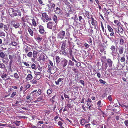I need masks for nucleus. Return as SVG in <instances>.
I'll return each mask as SVG.
<instances>
[{
	"mask_svg": "<svg viewBox=\"0 0 128 128\" xmlns=\"http://www.w3.org/2000/svg\"><path fill=\"white\" fill-rule=\"evenodd\" d=\"M65 34V31L63 30H61L60 32L57 35V38L62 40L64 38Z\"/></svg>",
	"mask_w": 128,
	"mask_h": 128,
	"instance_id": "nucleus-1",
	"label": "nucleus"
},
{
	"mask_svg": "<svg viewBox=\"0 0 128 128\" xmlns=\"http://www.w3.org/2000/svg\"><path fill=\"white\" fill-rule=\"evenodd\" d=\"M118 56H120V54H122L124 51V48L122 46H119L118 48Z\"/></svg>",
	"mask_w": 128,
	"mask_h": 128,
	"instance_id": "nucleus-2",
	"label": "nucleus"
},
{
	"mask_svg": "<svg viewBox=\"0 0 128 128\" xmlns=\"http://www.w3.org/2000/svg\"><path fill=\"white\" fill-rule=\"evenodd\" d=\"M9 13L10 15L12 16H16L17 14L16 11H15L12 8L10 9L9 10Z\"/></svg>",
	"mask_w": 128,
	"mask_h": 128,
	"instance_id": "nucleus-3",
	"label": "nucleus"
},
{
	"mask_svg": "<svg viewBox=\"0 0 128 128\" xmlns=\"http://www.w3.org/2000/svg\"><path fill=\"white\" fill-rule=\"evenodd\" d=\"M42 16L43 18H45L46 20H50L51 19V18H48V16L47 14L46 13V12L43 13L42 14Z\"/></svg>",
	"mask_w": 128,
	"mask_h": 128,
	"instance_id": "nucleus-4",
	"label": "nucleus"
},
{
	"mask_svg": "<svg viewBox=\"0 0 128 128\" xmlns=\"http://www.w3.org/2000/svg\"><path fill=\"white\" fill-rule=\"evenodd\" d=\"M39 31L41 34H43L44 31L43 27L42 25H40L39 26Z\"/></svg>",
	"mask_w": 128,
	"mask_h": 128,
	"instance_id": "nucleus-5",
	"label": "nucleus"
},
{
	"mask_svg": "<svg viewBox=\"0 0 128 128\" xmlns=\"http://www.w3.org/2000/svg\"><path fill=\"white\" fill-rule=\"evenodd\" d=\"M68 62V60L65 58H64L63 60H62V63L63 65V67H64L67 65Z\"/></svg>",
	"mask_w": 128,
	"mask_h": 128,
	"instance_id": "nucleus-6",
	"label": "nucleus"
},
{
	"mask_svg": "<svg viewBox=\"0 0 128 128\" xmlns=\"http://www.w3.org/2000/svg\"><path fill=\"white\" fill-rule=\"evenodd\" d=\"M54 11L56 14H60L61 13V10L58 7H57L56 8V10H54Z\"/></svg>",
	"mask_w": 128,
	"mask_h": 128,
	"instance_id": "nucleus-7",
	"label": "nucleus"
},
{
	"mask_svg": "<svg viewBox=\"0 0 128 128\" xmlns=\"http://www.w3.org/2000/svg\"><path fill=\"white\" fill-rule=\"evenodd\" d=\"M107 64L110 67H111L112 66V61L111 59H108L107 61Z\"/></svg>",
	"mask_w": 128,
	"mask_h": 128,
	"instance_id": "nucleus-8",
	"label": "nucleus"
},
{
	"mask_svg": "<svg viewBox=\"0 0 128 128\" xmlns=\"http://www.w3.org/2000/svg\"><path fill=\"white\" fill-rule=\"evenodd\" d=\"M43 36L38 35L36 37V40L38 42H40L43 39Z\"/></svg>",
	"mask_w": 128,
	"mask_h": 128,
	"instance_id": "nucleus-9",
	"label": "nucleus"
},
{
	"mask_svg": "<svg viewBox=\"0 0 128 128\" xmlns=\"http://www.w3.org/2000/svg\"><path fill=\"white\" fill-rule=\"evenodd\" d=\"M2 62L6 64L8 63L9 60L7 57L4 58L2 59Z\"/></svg>",
	"mask_w": 128,
	"mask_h": 128,
	"instance_id": "nucleus-10",
	"label": "nucleus"
},
{
	"mask_svg": "<svg viewBox=\"0 0 128 128\" xmlns=\"http://www.w3.org/2000/svg\"><path fill=\"white\" fill-rule=\"evenodd\" d=\"M50 42L52 43L56 41V38L53 36H51L50 37Z\"/></svg>",
	"mask_w": 128,
	"mask_h": 128,
	"instance_id": "nucleus-11",
	"label": "nucleus"
},
{
	"mask_svg": "<svg viewBox=\"0 0 128 128\" xmlns=\"http://www.w3.org/2000/svg\"><path fill=\"white\" fill-rule=\"evenodd\" d=\"M91 19L92 20V22L91 23L92 25H93L94 26H95L97 24V22L96 21L94 20V19L92 17L91 18Z\"/></svg>",
	"mask_w": 128,
	"mask_h": 128,
	"instance_id": "nucleus-12",
	"label": "nucleus"
},
{
	"mask_svg": "<svg viewBox=\"0 0 128 128\" xmlns=\"http://www.w3.org/2000/svg\"><path fill=\"white\" fill-rule=\"evenodd\" d=\"M32 74H28L26 78V79L28 80H32Z\"/></svg>",
	"mask_w": 128,
	"mask_h": 128,
	"instance_id": "nucleus-13",
	"label": "nucleus"
},
{
	"mask_svg": "<svg viewBox=\"0 0 128 128\" xmlns=\"http://www.w3.org/2000/svg\"><path fill=\"white\" fill-rule=\"evenodd\" d=\"M23 49L25 50L26 53L28 52L29 48L28 46H25L23 47Z\"/></svg>",
	"mask_w": 128,
	"mask_h": 128,
	"instance_id": "nucleus-14",
	"label": "nucleus"
},
{
	"mask_svg": "<svg viewBox=\"0 0 128 128\" xmlns=\"http://www.w3.org/2000/svg\"><path fill=\"white\" fill-rule=\"evenodd\" d=\"M52 22H48L47 24V26L48 28H50V29H52Z\"/></svg>",
	"mask_w": 128,
	"mask_h": 128,
	"instance_id": "nucleus-15",
	"label": "nucleus"
},
{
	"mask_svg": "<svg viewBox=\"0 0 128 128\" xmlns=\"http://www.w3.org/2000/svg\"><path fill=\"white\" fill-rule=\"evenodd\" d=\"M18 44V43L12 41L9 44L10 46L12 45L14 46H16Z\"/></svg>",
	"mask_w": 128,
	"mask_h": 128,
	"instance_id": "nucleus-16",
	"label": "nucleus"
},
{
	"mask_svg": "<svg viewBox=\"0 0 128 128\" xmlns=\"http://www.w3.org/2000/svg\"><path fill=\"white\" fill-rule=\"evenodd\" d=\"M66 40H65L62 42V49L64 50V48L66 46Z\"/></svg>",
	"mask_w": 128,
	"mask_h": 128,
	"instance_id": "nucleus-17",
	"label": "nucleus"
},
{
	"mask_svg": "<svg viewBox=\"0 0 128 128\" xmlns=\"http://www.w3.org/2000/svg\"><path fill=\"white\" fill-rule=\"evenodd\" d=\"M28 30L30 35L32 36H34L33 32L32 30L29 28H28Z\"/></svg>",
	"mask_w": 128,
	"mask_h": 128,
	"instance_id": "nucleus-18",
	"label": "nucleus"
},
{
	"mask_svg": "<svg viewBox=\"0 0 128 128\" xmlns=\"http://www.w3.org/2000/svg\"><path fill=\"white\" fill-rule=\"evenodd\" d=\"M64 79V78H59L57 81L55 82L56 84V85H58L59 84L60 82H61L62 80H63Z\"/></svg>",
	"mask_w": 128,
	"mask_h": 128,
	"instance_id": "nucleus-19",
	"label": "nucleus"
},
{
	"mask_svg": "<svg viewBox=\"0 0 128 128\" xmlns=\"http://www.w3.org/2000/svg\"><path fill=\"white\" fill-rule=\"evenodd\" d=\"M13 26L15 28H16L18 27L20 25L18 23H15L13 24Z\"/></svg>",
	"mask_w": 128,
	"mask_h": 128,
	"instance_id": "nucleus-20",
	"label": "nucleus"
},
{
	"mask_svg": "<svg viewBox=\"0 0 128 128\" xmlns=\"http://www.w3.org/2000/svg\"><path fill=\"white\" fill-rule=\"evenodd\" d=\"M118 32L120 33H122L123 32V30L120 26L118 27Z\"/></svg>",
	"mask_w": 128,
	"mask_h": 128,
	"instance_id": "nucleus-21",
	"label": "nucleus"
},
{
	"mask_svg": "<svg viewBox=\"0 0 128 128\" xmlns=\"http://www.w3.org/2000/svg\"><path fill=\"white\" fill-rule=\"evenodd\" d=\"M107 28L108 31L110 32H112L113 31V29L111 28V26L109 25L107 26Z\"/></svg>",
	"mask_w": 128,
	"mask_h": 128,
	"instance_id": "nucleus-22",
	"label": "nucleus"
},
{
	"mask_svg": "<svg viewBox=\"0 0 128 128\" xmlns=\"http://www.w3.org/2000/svg\"><path fill=\"white\" fill-rule=\"evenodd\" d=\"M110 49L111 50L112 52H115L116 48L114 46L112 45L111 46Z\"/></svg>",
	"mask_w": 128,
	"mask_h": 128,
	"instance_id": "nucleus-23",
	"label": "nucleus"
},
{
	"mask_svg": "<svg viewBox=\"0 0 128 128\" xmlns=\"http://www.w3.org/2000/svg\"><path fill=\"white\" fill-rule=\"evenodd\" d=\"M5 56V54L3 52H0V57L1 58H4Z\"/></svg>",
	"mask_w": 128,
	"mask_h": 128,
	"instance_id": "nucleus-24",
	"label": "nucleus"
},
{
	"mask_svg": "<svg viewBox=\"0 0 128 128\" xmlns=\"http://www.w3.org/2000/svg\"><path fill=\"white\" fill-rule=\"evenodd\" d=\"M86 123L85 120L83 119H82L80 120V124L82 126L84 125Z\"/></svg>",
	"mask_w": 128,
	"mask_h": 128,
	"instance_id": "nucleus-25",
	"label": "nucleus"
},
{
	"mask_svg": "<svg viewBox=\"0 0 128 128\" xmlns=\"http://www.w3.org/2000/svg\"><path fill=\"white\" fill-rule=\"evenodd\" d=\"M60 60L59 57L58 56H56V61L57 63H59L60 61Z\"/></svg>",
	"mask_w": 128,
	"mask_h": 128,
	"instance_id": "nucleus-26",
	"label": "nucleus"
},
{
	"mask_svg": "<svg viewBox=\"0 0 128 128\" xmlns=\"http://www.w3.org/2000/svg\"><path fill=\"white\" fill-rule=\"evenodd\" d=\"M37 54V52L35 50L33 51L32 55L33 57L34 58H35Z\"/></svg>",
	"mask_w": 128,
	"mask_h": 128,
	"instance_id": "nucleus-27",
	"label": "nucleus"
},
{
	"mask_svg": "<svg viewBox=\"0 0 128 128\" xmlns=\"http://www.w3.org/2000/svg\"><path fill=\"white\" fill-rule=\"evenodd\" d=\"M30 82L33 84H37V81L35 80L34 79H33L32 80H30Z\"/></svg>",
	"mask_w": 128,
	"mask_h": 128,
	"instance_id": "nucleus-28",
	"label": "nucleus"
},
{
	"mask_svg": "<svg viewBox=\"0 0 128 128\" xmlns=\"http://www.w3.org/2000/svg\"><path fill=\"white\" fill-rule=\"evenodd\" d=\"M52 90L51 89H50L48 90L47 91V93L48 94H50L52 92Z\"/></svg>",
	"mask_w": 128,
	"mask_h": 128,
	"instance_id": "nucleus-29",
	"label": "nucleus"
},
{
	"mask_svg": "<svg viewBox=\"0 0 128 128\" xmlns=\"http://www.w3.org/2000/svg\"><path fill=\"white\" fill-rule=\"evenodd\" d=\"M68 64L70 66H73L74 65V63L70 60H69Z\"/></svg>",
	"mask_w": 128,
	"mask_h": 128,
	"instance_id": "nucleus-30",
	"label": "nucleus"
},
{
	"mask_svg": "<svg viewBox=\"0 0 128 128\" xmlns=\"http://www.w3.org/2000/svg\"><path fill=\"white\" fill-rule=\"evenodd\" d=\"M5 34L3 32L0 31V37L5 36Z\"/></svg>",
	"mask_w": 128,
	"mask_h": 128,
	"instance_id": "nucleus-31",
	"label": "nucleus"
},
{
	"mask_svg": "<svg viewBox=\"0 0 128 128\" xmlns=\"http://www.w3.org/2000/svg\"><path fill=\"white\" fill-rule=\"evenodd\" d=\"M20 121H16L14 122V123L17 126H19L20 125Z\"/></svg>",
	"mask_w": 128,
	"mask_h": 128,
	"instance_id": "nucleus-32",
	"label": "nucleus"
},
{
	"mask_svg": "<svg viewBox=\"0 0 128 128\" xmlns=\"http://www.w3.org/2000/svg\"><path fill=\"white\" fill-rule=\"evenodd\" d=\"M32 52H28L27 54V56L30 58H31L32 56Z\"/></svg>",
	"mask_w": 128,
	"mask_h": 128,
	"instance_id": "nucleus-33",
	"label": "nucleus"
},
{
	"mask_svg": "<svg viewBox=\"0 0 128 128\" xmlns=\"http://www.w3.org/2000/svg\"><path fill=\"white\" fill-rule=\"evenodd\" d=\"M5 66L3 63H0V68H5Z\"/></svg>",
	"mask_w": 128,
	"mask_h": 128,
	"instance_id": "nucleus-34",
	"label": "nucleus"
},
{
	"mask_svg": "<svg viewBox=\"0 0 128 128\" xmlns=\"http://www.w3.org/2000/svg\"><path fill=\"white\" fill-rule=\"evenodd\" d=\"M34 72L36 76L41 75L40 74V72H37L36 71H34Z\"/></svg>",
	"mask_w": 128,
	"mask_h": 128,
	"instance_id": "nucleus-35",
	"label": "nucleus"
},
{
	"mask_svg": "<svg viewBox=\"0 0 128 128\" xmlns=\"http://www.w3.org/2000/svg\"><path fill=\"white\" fill-rule=\"evenodd\" d=\"M120 44L121 45H123L124 43V40L121 38L120 40Z\"/></svg>",
	"mask_w": 128,
	"mask_h": 128,
	"instance_id": "nucleus-36",
	"label": "nucleus"
},
{
	"mask_svg": "<svg viewBox=\"0 0 128 128\" xmlns=\"http://www.w3.org/2000/svg\"><path fill=\"white\" fill-rule=\"evenodd\" d=\"M16 94V93L15 92H12L10 96L11 98H13L14 97V96H15Z\"/></svg>",
	"mask_w": 128,
	"mask_h": 128,
	"instance_id": "nucleus-37",
	"label": "nucleus"
},
{
	"mask_svg": "<svg viewBox=\"0 0 128 128\" xmlns=\"http://www.w3.org/2000/svg\"><path fill=\"white\" fill-rule=\"evenodd\" d=\"M32 24L34 26H36V22L35 20L34 19L32 20Z\"/></svg>",
	"mask_w": 128,
	"mask_h": 128,
	"instance_id": "nucleus-38",
	"label": "nucleus"
},
{
	"mask_svg": "<svg viewBox=\"0 0 128 128\" xmlns=\"http://www.w3.org/2000/svg\"><path fill=\"white\" fill-rule=\"evenodd\" d=\"M42 75L36 76H35L36 78V80H39L41 77Z\"/></svg>",
	"mask_w": 128,
	"mask_h": 128,
	"instance_id": "nucleus-39",
	"label": "nucleus"
},
{
	"mask_svg": "<svg viewBox=\"0 0 128 128\" xmlns=\"http://www.w3.org/2000/svg\"><path fill=\"white\" fill-rule=\"evenodd\" d=\"M4 31L8 30V28L7 26V25H4Z\"/></svg>",
	"mask_w": 128,
	"mask_h": 128,
	"instance_id": "nucleus-40",
	"label": "nucleus"
},
{
	"mask_svg": "<svg viewBox=\"0 0 128 128\" xmlns=\"http://www.w3.org/2000/svg\"><path fill=\"white\" fill-rule=\"evenodd\" d=\"M8 58L10 60H12L13 58V56L11 55H9Z\"/></svg>",
	"mask_w": 128,
	"mask_h": 128,
	"instance_id": "nucleus-41",
	"label": "nucleus"
},
{
	"mask_svg": "<svg viewBox=\"0 0 128 128\" xmlns=\"http://www.w3.org/2000/svg\"><path fill=\"white\" fill-rule=\"evenodd\" d=\"M101 104V101L100 100L98 101L97 103V105L98 106V107L99 108L101 107L102 106Z\"/></svg>",
	"mask_w": 128,
	"mask_h": 128,
	"instance_id": "nucleus-42",
	"label": "nucleus"
},
{
	"mask_svg": "<svg viewBox=\"0 0 128 128\" xmlns=\"http://www.w3.org/2000/svg\"><path fill=\"white\" fill-rule=\"evenodd\" d=\"M32 68V69L34 70H36V65L35 64H33L31 66Z\"/></svg>",
	"mask_w": 128,
	"mask_h": 128,
	"instance_id": "nucleus-43",
	"label": "nucleus"
},
{
	"mask_svg": "<svg viewBox=\"0 0 128 128\" xmlns=\"http://www.w3.org/2000/svg\"><path fill=\"white\" fill-rule=\"evenodd\" d=\"M116 25H118L119 23V22L118 20H115L114 22Z\"/></svg>",
	"mask_w": 128,
	"mask_h": 128,
	"instance_id": "nucleus-44",
	"label": "nucleus"
},
{
	"mask_svg": "<svg viewBox=\"0 0 128 128\" xmlns=\"http://www.w3.org/2000/svg\"><path fill=\"white\" fill-rule=\"evenodd\" d=\"M43 100L42 98L41 97H39L37 99V101L40 102Z\"/></svg>",
	"mask_w": 128,
	"mask_h": 128,
	"instance_id": "nucleus-45",
	"label": "nucleus"
},
{
	"mask_svg": "<svg viewBox=\"0 0 128 128\" xmlns=\"http://www.w3.org/2000/svg\"><path fill=\"white\" fill-rule=\"evenodd\" d=\"M14 77L15 78L18 79L19 78V76L18 74L16 73H15L14 74Z\"/></svg>",
	"mask_w": 128,
	"mask_h": 128,
	"instance_id": "nucleus-46",
	"label": "nucleus"
},
{
	"mask_svg": "<svg viewBox=\"0 0 128 128\" xmlns=\"http://www.w3.org/2000/svg\"><path fill=\"white\" fill-rule=\"evenodd\" d=\"M100 51L102 53L105 54V50L104 49V48H102L100 50Z\"/></svg>",
	"mask_w": 128,
	"mask_h": 128,
	"instance_id": "nucleus-47",
	"label": "nucleus"
},
{
	"mask_svg": "<svg viewBox=\"0 0 128 128\" xmlns=\"http://www.w3.org/2000/svg\"><path fill=\"white\" fill-rule=\"evenodd\" d=\"M57 19V16L55 15H54L53 16V20L55 22H56Z\"/></svg>",
	"mask_w": 128,
	"mask_h": 128,
	"instance_id": "nucleus-48",
	"label": "nucleus"
},
{
	"mask_svg": "<svg viewBox=\"0 0 128 128\" xmlns=\"http://www.w3.org/2000/svg\"><path fill=\"white\" fill-rule=\"evenodd\" d=\"M124 123L126 125V126H128V120H126L124 122Z\"/></svg>",
	"mask_w": 128,
	"mask_h": 128,
	"instance_id": "nucleus-49",
	"label": "nucleus"
},
{
	"mask_svg": "<svg viewBox=\"0 0 128 128\" xmlns=\"http://www.w3.org/2000/svg\"><path fill=\"white\" fill-rule=\"evenodd\" d=\"M7 75L6 74H3L1 76V77L2 78H6Z\"/></svg>",
	"mask_w": 128,
	"mask_h": 128,
	"instance_id": "nucleus-50",
	"label": "nucleus"
},
{
	"mask_svg": "<svg viewBox=\"0 0 128 128\" xmlns=\"http://www.w3.org/2000/svg\"><path fill=\"white\" fill-rule=\"evenodd\" d=\"M125 61V58L124 57H122L120 59V61L122 62H123Z\"/></svg>",
	"mask_w": 128,
	"mask_h": 128,
	"instance_id": "nucleus-51",
	"label": "nucleus"
},
{
	"mask_svg": "<svg viewBox=\"0 0 128 128\" xmlns=\"http://www.w3.org/2000/svg\"><path fill=\"white\" fill-rule=\"evenodd\" d=\"M30 84H28L26 85V89H27L29 88L30 87Z\"/></svg>",
	"mask_w": 128,
	"mask_h": 128,
	"instance_id": "nucleus-52",
	"label": "nucleus"
},
{
	"mask_svg": "<svg viewBox=\"0 0 128 128\" xmlns=\"http://www.w3.org/2000/svg\"><path fill=\"white\" fill-rule=\"evenodd\" d=\"M79 21L80 22H82V20H83L82 17L81 16H80L79 17Z\"/></svg>",
	"mask_w": 128,
	"mask_h": 128,
	"instance_id": "nucleus-53",
	"label": "nucleus"
},
{
	"mask_svg": "<svg viewBox=\"0 0 128 128\" xmlns=\"http://www.w3.org/2000/svg\"><path fill=\"white\" fill-rule=\"evenodd\" d=\"M58 124L59 126H61L62 125V122L60 121L58 122Z\"/></svg>",
	"mask_w": 128,
	"mask_h": 128,
	"instance_id": "nucleus-54",
	"label": "nucleus"
},
{
	"mask_svg": "<svg viewBox=\"0 0 128 128\" xmlns=\"http://www.w3.org/2000/svg\"><path fill=\"white\" fill-rule=\"evenodd\" d=\"M108 99L110 101H112V98L110 95L108 96Z\"/></svg>",
	"mask_w": 128,
	"mask_h": 128,
	"instance_id": "nucleus-55",
	"label": "nucleus"
},
{
	"mask_svg": "<svg viewBox=\"0 0 128 128\" xmlns=\"http://www.w3.org/2000/svg\"><path fill=\"white\" fill-rule=\"evenodd\" d=\"M101 26L102 29V31H103V32H104V28L103 26V24L102 22H101Z\"/></svg>",
	"mask_w": 128,
	"mask_h": 128,
	"instance_id": "nucleus-56",
	"label": "nucleus"
},
{
	"mask_svg": "<svg viewBox=\"0 0 128 128\" xmlns=\"http://www.w3.org/2000/svg\"><path fill=\"white\" fill-rule=\"evenodd\" d=\"M90 124H86V125H85V126L86 127V128H89V127L90 128Z\"/></svg>",
	"mask_w": 128,
	"mask_h": 128,
	"instance_id": "nucleus-57",
	"label": "nucleus"
},
{
	"mask_svg": "<svg viewBox=\"0 0 128 128\" xmlns=\"http://www.w3.org/2000/svg\"><path fill=\"white\" fill-rule=\"evenodd\" d=\"M24 64L27 66H29V64L27 63L26 62H24L23 63Z\"/></svg>",
	"mask_w": 128,
	"mask_h": 128,
	"instance_id": "nucleus-58",
	"label": "nucleus"
},
{
	"mask_svg": "<svg viewBox=\"0 0 128 128\" xmlns=\"http://www.w3.org/2000/svg\"><path fill=\"white\" fill-rule=\"evenodd\" d=\"M37 93L39 95H40L42 93L41 90H39L37 92Z\"/></svg>",
	"mask_w": 128,
	"mask_h": 128,
	"instance_id": "nucleus-59",
	"label": "nucleus"
},
{
	"mask_svg": "<svg viewBox=\"0 0 128 128\" xmlns=\"http://www.w3.org/2000/svg\"><path fill=\"white\" fill-rule=\"evenodd\" d=\"M99 81L100 82L102 83H103L104 84L105 83V82L104 81L102 80L101 79L100 80H99Z\"/></svg>",
	"mask_w": 128,
	"mask_h": 128,
	"instance_id": "nucleus-60",
	"label": "nucleus"
},
{
	"mask_svg": "<svg viewBox=\"0 0 128 128\" xmlns=\"http://www.w3.org/2000/svg\"><path fill=\"white\" fill-rule=\"evenodd\" d=\"M111 11V10L110 9H108L106 11L107 13L108 14H109V13Z\"/></svg>",
	"mask_w": 128,
	"mask_h": 128,
	"instance_id": "nucleus-61",
	"label": "nucleus"
},
{
	"mask_svg": "<svg viewBox=\"0 0 128 128\" xmlns=\"http://www.w3.org/2000/svg\"><path fill=\"white\" fill-rule=\"evenodd\" d=\"M42 67H39L38 68V70H39V72H41V71L42 70Z\"/></svg>",
	"mask_w": 128,
	"mask_h": 128,
	"instance_id": "nucleus-62",
	"label": "nucleus"
},
{
	"mask_svg": "<svg viewBox=\"0 0 128 128\" xmlns=\"http://www.w3.org/2000/svg\"><path fill=\"white\" fill-rule=\"evenodd\" d=\"M3 24L2 23H0V28H2L3 27Z\"/></svg>",
	"mask_w": 128,
	"mask_h": 128,
	"instance_id": "nucleus-63",
	"label": "nucleus"
},
{
	"mask_svg": "<svg viewBox=\"0 0 128 128\" xmlns=\"http://www.w3.org/2000/svg\"><path fill=\"white\" fill-rule=\"evenodd\" d=\"M80 83L82 84V85H84V81H83V80H80Z\"/></svg>",
	"mask_w": 128,
	"mask_h": 128,
	"instance_id": "nucleus-64",
	"label": "nucleus"
}]
</instances>
